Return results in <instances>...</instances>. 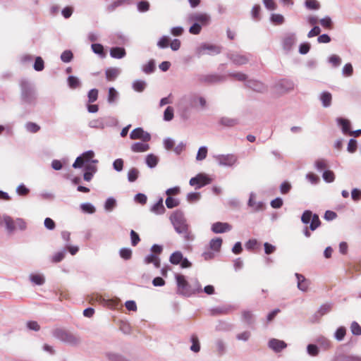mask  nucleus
Wrapping results in <instances>:
<instances>
[{
  "label": "nucleus",
  "mask_w": 361,
  "mask_h": 361,
  "mask_svg": "<svg viewBox=\"0 0 361 361\" xmlns=\"http://www.w3.org/2000/svg\"><path fill=\"white\" fill-rule=\"evenodd\" d=\"M139 174H140V171L137 169L131 168L128 171V174H127L128 180L130 183L135 182L137 179Z\"/></svg>",
  "instance_id": "obj_39"
},
{
  "label": "nucleus",
  "mask_w": 361,
  "mask_h": 361,
  "mask_svg": "<svg viewBox=\"0 0 361 361\" xmlns=\"http://www.w3.org/2000/svg\"><path fill=\"white\" fill-rule=\"evenodd\" d=\"M25 128L27 131L32 133H37L40 130V126L33 122L26 123Z\"/></svg>",
  "instance_id": "obj_48"
},
{
  "label": "nucleus",
  "mask_w": 361,
  "mask_h": 361,
  "mask_svg": "<svg viewBox=\"0 0 361 361\" xmlns=\"http://www.w3.org/2000/svg\"><path fill=\"white\" fill-rule=\"evenodd\" d=\"M20 87L21 103L26 106H35L37 102V94L34 85L23 79L20 82Z\"/></svg>",
  "instance_id": "obj_2"
},
{
  "label": "nucleus",
  "mask_w": 361,
  "mask_h": 361,
  "mask_svg": "<svg viewBox=\"0 0 361 361\" xmlns=\"http://www.w3.org/2000/svg\"><path fill=\"white\" fill-rule=\"evenodd\" d=\"M295 40H296V38H295V34L288 33V34L286 35L282 40L283 49L286 52H289L292 49V48L295 42Z\"/></svg>",
  "instance_id": "obj_15"
},
{
  "label": "nucleus",
  "mask_w": 361,
  "mask_h": 361,
  "mask_svg": "<svg viewBox=\"0 0 361 361\" xmlns=\"http://www.w3.org/2000/svg\"><path fill=\"white\" fill-rule=\"evenodd\" d=\"M105 355L110 361H129L122 355L116 353H106Z\"/></svg>",
  "instance_id": "obj_34"
},
{
  "label": "nucleus",
  "mask_w": 361,
  "mask_h": 361,
  "mask_svg": "<svg viewBox=\"0 0 361 361\" xmlns=\"http://www.w3.org/2000/svg\"><path fill=\"white\" fill-rule=\"evenodd\" d=\"M331 361H361V356L358 355H346L344 354H338L335 355Z\"/></svg>",
  "instance_id": "obj_21"
},
{
  "label": "nucleus",
  "mask_w": 361,
  "mask_h": 361,
  "mask_svg": "<svg viewBox=\"0 0 361 361\" xmlns=\"http://www.w3.org/2000/svg\"><path fill=\"white\" fill-rule=\"evenodd\" d=\"M268 347L275 353H280L287 347V344L283 341L271 338L268 342Z\"/></svg>",
  "instance_id": "obj_14"
},
{
  "label": "nucleus",
  "mask_w": 361,
  "mask_h": 361,
  "mask_svg": "<svg viewBox=\"0 0 361 361\" xmlns=\"http://www.w3.org/2000/svg\"><path fill=\"white\" fill-rule=\"evenodd\" d=\"M142 71L146 74H151L155 71V62L154 60L151 59L147 63L144 64L142 66Z\"/></svg>",
  "instance_id": "obj_38"
},
{
  "label": "nucleus",
  "mask_w": 361,
  "mask_h": 361,
  "mask_svg": "<svg viewBox=\"0 0 361 361\" xmlns=\"http://www.w3.org/2000/svg\"><path fill=\"white\" fill-rule=\"evenodd\" d=\"M250 56V54H241L238 52H231L227 54V58L231 60L233 63L237 66H242L248 63Z\"/></svg>",
  "instance_id": "obj_9"
},
{
  "label": "nucleus",
  "mask_w": 361,
  "mask_h": 361,
  "mask_svg": "<svg viewBox=\"0 0 361 361\" xmlns=\"http://www.w3.org/2000/svg\"><path fill=\"white\" fill-rule=\"evenodd\" d=\"M271 21L273 23L281 25L284 22V18L282 15L279 13H272L270 18Z\"/></svg>",
  "instance_id": "obj_58"
},
{
  "label": "nucleus",
  "mask_w": 361,
  "mask_h": 361,
  "mask_svg": "<svg viewBox=\"0 0 361 361\" xmlns=\"http://www.w3.org/2000/svg\"><path fill=\"white\" fill-rule=\"evenodd\" d=\"M197 80L201 83L214 85L224 82L226 76L217 73L200 74L197 75Z\"/></svg>",
  "instance_id": "obj_7"
},
{
  "label": "nucleus",
  "mask_w": 361,
  "mask_h": 361,
  "mask_svg": "<svg viewBox=\"0 0 361 361\" xmlns=\"http://www.w3.org/2000/svg\"><path fill=\"white\" fill-rule=\"evenodd\" d=\"M319 100L324 108L329 107L331 105L332 95L330 92L324 91L319 95Z\"/></svg>",
  "instance_id": "obj_24"
},
{
  "label": "nucleus",
  "mask_w": 361,
  "mask_h": 361,
  "mask_svg": "<svg viewBox=\"0 0 361 361\" xmlns=\"http://www.w3.org/2000/svg\"><path fill=\"white\" fill-rule=\"evenodd\" d=\"M219 123L224 127L231 128L239 123V121L235 118H229L226 116L221 117Z\"/></svg>",
  "instance_id": "obj_23"
},
{
  "label": "nucleus",
  "mask_w": 361,
  "mask_h": 361,
  "mask_svg": "<svg viewBox=\"0 0 361 361\" xmlns=\"http://www.w3.org/2000/svg\"><path fill=\"white\" fill-rule=\"evenodd\" d=\"M322 177L326 183H332L335 179L334 172L330 170L324 171L323 172Z\"/></svg>",
  "instance_id": "obj_56"
},
{
  "label": "nucleus",
  "mask_w": 361,
  "mask_h": 361,
  "mask_svg": "<svg viewBox=\"0 0 361 361\" xmlns=\"http://www.w3.org/2000/svg\"><path fill=\"white\" fill-rule=\"evenodd\" d=\"M245 86L255 92H264L267 90V87L261 81L256 80H248L245 82Z\"/></svg>",
  "instance_id": "obj_12"
},
{
  "label": "nucleus",
  "mask_w": 361,
  "mask_h": 361,
  "mask_svg": "<svg viewBox=\"0 0 361 361\" xmlns=\"http://www.w3.org/2000/svg\"><path fill=\"white\" fill-rule=\"evenodd\" d=\"M229 77L233 78L235 80L238 81H245L247 82V75L241 72H236V73H229L228 74Z\"/></svg>",
  "instance_id": "obj_50"
},
{
  "label": "nucleus",
  "mask_w": 361,
  "mask_h": 361,
  "mask_svg": "<svg viewBox=\"0 0 361 361\" xmlns=\"http://www.w3.org/2000/svg\"><path fill=\"white\" fill-rule=\"evenodd\" d=\"M191 342L192 345L190 346V350L195 353H198L200 350V345L199 343V340L197 336L192 335L191 336Z\"/></svg>",
  "instance_id": "obj_46"
},
{
  "label": "nucleus",
  "mask_w": 361,
  "mask_h": 361,
  "mask_svg": "<svg viewBox=\"0 0 361 361\" xmlns=\"http://www.w3.org/2000/svg\"><path fill=\"white\" fill-rule=\"evenodd\" d=\"M53 336L71 346H78L81 343L80 336L62 329L53 331Z\"/></svg>",
  "instance_id": "obj_3"
},
{
  "label": "nucleus",
  "mask_w": 361,
  "mask_h": 361,
  "mask_svg": "<svg viewBox=\"0 0 361 361\" xmlns=\"http://www.w3.org/2000/svg\"><path fill=\"white\" fill-rule=\"evenodd\" d=\"M214 157L221 166L232 167L238 162V157L234 154H218Z\"/></svg>",
  "instance_id": "obj_6"
},
{
  "label": "nucleus",
  "mask_w": 361,
  "mask_h": 361,
  "mask_svg": "<svg viewBox=\"0 0 361 361\" xmlns=\"http://www.w3.org/2000/svg\"><path fill=\"white\" fill-rule=\"evenodd\" d=\"M73 55L71 51L66 50L61 54V60L64 63H69L73 59Z\"/></svg>",
  "instance_id": "obj_55"
},
{
  "label": "nucleus",
  "mask_w": 361,
  "mask_h": 361,
  "mask_svg": "<svg viewBox=\"0 0 361 361\" xmlns=\"http://www.w3.org/2000/svg\"><path fill=\"white\" fill-rule=\"evenodd\" d=\"M159 163V158L154 154H149L145 157V164L150 169H154Z\"/></svg>",
  "instance_id": "obj_28"
},
{
  "label": "nucleus",
  "mask_w": 361,
  "mask_h": 361,
  "mask_svg": "<svg viewBox=\"0 0 361 361\" xmlns=\"http://www.w3.org/2000/svg\"><path fill=\"white\" fill-rule=\"evenodd\" d=\"M255 194L252 192H250L247 205L252 208L253 212H259L263 210L264 209V204L262 202H255Z\"/></svg>",
  "instance_id": "obj_18"
},
{
  "label": "nucleus",
  "mask_w": 361,
  "mask_h": 361,
  "mask_svg": "<svg viewBox=\"0 0 361 361\" xmlns=\"http://www.w3.org/2000/svg\"><path fill=\"white\" fill-rule=\"evenodd\" d=\"M165 203H166L167 208L172 209L176 207H178L180 204V201L178 199L169 196L166 199Z\"/></svg>",
  "instance_id": "obj_44"
},
{
  "label": "nucleus",
  "mask_w": 361,
  "mask_h": 361,
  "mask_svg": "<svg viewBox=\"0 0 361 361\" xmlns=\"http://www.w3.org/2000/svg\"><path fill=\"white\" fill-rule=\"evenodd\" d=\"M190 21H195L201 25V26H207L211 22V17L205 13H195L189 16Z\"/></svg>",
  "instance_id": "obj_11"
},
{
  "label": "nucleus",
  "mask_w": 361,
  "mask_h": 361,
  "mask_svg": "<svg viewBox=\"0 0 361 361\" xmlns=\"http://www.w3.org/2000/svg\"><path fill=\"white\" fill-rule=\"evenodd\" d=\"M118 93L114 87H110L108 92L107 101L109 104L114 103L118 99Z\"/></svg>",
  "instance_id": "obj_41"
},
{
  "label": "nucleus",
  "mask_w": 361,
  "mask_h": 361,
  "mask_svg": "<svg viewBox=\"0 0 361 361\" xmlns=\"http://www.w3.org/2000/svg\"><path fill=\"white\" fill-rule=\"evenodd\" d=\"M221 51V49L219 46L208 43H202L195 49V55L197 57L200 58L203 55L219 54Z\"/></svg>",
  "instance_id": "obj_5"
},
{
  "label": "nucleus",
  "mask_w": 361,
  "mask_h": 361,
  "mask_svg": "<svg viewBox=\"0 0 361 361\" xmlns=\"http://www.w3.org/2000/svg\"><path fill=\"white\" fill-rule=\"evenodd\" d=\"M295 276L297 279V286L298 289L303 292L307 291L310 284L309 281L300 274L295 273Z\"/></svg>",
  "instance_id": "obj_19"
},
{
  "label": "nucleus",
  "mask_w": 361,
  "mask_h": 361,
  "mask_svg": "<svg viewBox=\"0 0 361 361\" xmlns=\"http://www.w3.org/2000/svg\"><path fill=\"white\" fill-rule=\"evenodd\" d=\"M67 82L68 87L71 89H76L78 87H80L81 85L80 80L77 77L73 75H70L68 77Z\"/></svg>",
  "instance_id": "obj_36"
},
{
  "label": "nucleus",
  "mask_w": 361,
  "mask_h": 361,
  "mask_svg": "<svg viewBox=\"0 0 361 361\" xmlns=\"http://www.w3.org/2000/svg\"><path fill=\"white\" fill-rule=\"evenodd\" d=\"M131 140H141L144 142H147L151 140V135L145 131L142 128H136L130 133Z\"/></svg>",
  "instance_id": "obj_10"
},
{
  "label": "nucleus",
  "mask_w": 361,
  "mask_h": 361,
  "mask_svg": "<svg viewBox=\"0 0 361 361\" xmlns=\"http://www.w3.org/2000/svg\"><path fill=\"white\" fill-rule=\"evenodd\" d=\"M150 211L156 214H164L166 209L163 204V199L161 197H160L159 200L153 206H152Z\"/></svg>",
  "instance_id": "obj_25"
},
{
  "label": "nucleus",
  "mask_w": 361,
  "mask_h": 361,
  "mask_svg": "<svg viewBox=\"0 0 361 361\" xmlns=\"http://www.w3.org/2000/svg\"><path fill=\"white\" fill-rule=\"evenodd\" d=\"M312 216L313 214L310 210H305L301 216L302 222L305 224L310 223Z\"/></svg>",
  "instance_id": "obj_61"
},
{
  "label": "nucleus",
  "mask_w": 361,
  "mask_h": 361,
  "mask_svg": "<svg viewBox=\"0 0 361 361\" xmlns=\"http://www.w3.org/2000/svg\"><path fill=\"white\" fill-rule=\"evenodd\" d=\"M109 54L111 58L121 59L126 56V51L123 47H115L110 49Z\"/></svg>",
  "instance_id": "obj_22"
},
{
  "label": "nucleus",
  "mask_w": 361,
  "mask_h": 361,
  "mask_svg": "<svg viewBox=\"0 0 361 361\" xmlns=\"http://www.w3.org/2000/svg\"><path fill=\"white\" fill-rule=\"evenodd\" d=\"M332 309L331 303H326L320 306L319 309L313 315V322L318 321L322 316L329 313Z\"/></svg>",
  "instance_id": "obj_17"
},
{
  "label": "nucleus",
  "mask_w": 361,
  "mask_h": 361,
  "mask_svg": "<svg viewBox=\"0 0 361 361\" xmlns=\"http://www.w3.org/2000/svg\"><path fill=\"white\" fill-rule=\"evenodd\" d=\"M207 155V147L206 146H202L199 148L196 159L197 161H202L204 160Z\"/></svg>",
  "instance_id": "obj_52"
},
{
  "label": "nucleus",
  "mask_w": 361,
  "mask_h": 361,
  "mask_svg": "<svg viewBox=\"0 0 361 361\" xmlns=\"http://www.w3.org/2000/svg\"><path fill=\"white\" fill-rule=\"evenodd\" d=\"M116 206V200L111 197H108L104 203V209L107 212H111Z\"/></svg>",
  "instance_id": "obj_42"
},
{
  "label": "nucleus",
  "mask_w": 361,
  "mask_h": 361,
  "mask_svg": "<svg viewBox=\"0 0 361 361\" xmlns=\"http://www.w3.org/2000/svg\"><path fill=\"white\" fill-rule=\"evenodd\" d=\"M317 341L325 350L329 349L331 347V341L324 336L319 337Z\"/></svg>",
  "instance_id": "obj_60"
},
{
  "label": "nucleus",
  "mask_w": 361,
  "mask_h": 361,
  "mask_svg": "<svg viewBox=\"0 0 361 361\" xmlns=\"http://www.w3.org/2000/svg\"><path fill=\"white\" fill-rule=\"evenodd\" d=\"M345 334H346V329L344 326H340L338 327L335 334H334V338L338 341H341L343 340L345 336Z\"/></svg>",
  "instance_id": "obj_47"
},
{
  "label": "nucleus",
  "mask_w": 361,
  "mask_h": 361,
  "mask_svg": "<svg viewBox=\"0 0 361 361\" xmlns=\"http://www.w3.org/2000/svg\"><path fill=\"white\" fill-rule=\"evenodd\" d=\"M121 73V69L118 68H109L105 71L107 80H114Z\"/></svg>",
  "instance_id": "obj_26"
},
{
  "label": "nucleus",
  "mask_w": 361,
  "mask_h": 361,
  "mask_svg": "<svg viewBox=\"0 0 361 361\" xmlns=\"http://www.w3.org/2000/svg\"><path fill=\"white\" fill-rule=\"evenodd\" d=\"M276 87L282 92H289L294 89L295 84L290 79L283 78L276 82Z\"/></svg>",
  "instance_id": "obj_13"
},
{
  "label": "nucleus",
  "mask_w": 361,
  "mask_h": 361,
  "mask_svg": "<svg viewBox=\"0 0 361 361\" xmlns=\"http://www.w3.org/2000/svg\"><path fill=\"white\" fill-rule=\"evenodd\" d=\"M321 25L326 29H331L333 26V22L331 18L326 16L319 20Z\"/></svg>",
  "instance_id": "obj_54"
},
{
  "label": "nucleus",
  "mask_w": 361,
  "mask_h": 361,
  "mask_svg": "<svg viewBox=\"0 0 361 361\" xmlns=\"http://www.w3.org/2000/svg\"><path fill=\"white\" fill-rule=\"evenodd\" d=\"M30 279L32 283L38 286H41L45 282L44 276L40 274H30Z\"/></svg>",
  "instance_id": "obj_40"
},
{
  "label": "nucleus",
  "mask_w": 361,
  "mask_h": 361,
  "mask_svg": "<svg viewBox=\"0 0 361 361\" xmlns=\"http://www.w3.org/2000/svg\"><path fill=\"white\" fill-rule=\"evenodd\" d=\"M119 255L123 259L128 260L132 257V250L130 248L123 247L120 250Z\"/></svg>",
  "instance_id": "obj_51"
},
{
  "label": "nucleus",
  "mask_w": 361,
  "mask_h": 361,
  "mask_svg": "<svg viewBox=\"0 0 361 361\" xmlns=\"http://www.w3.org/2000/svg\"><path fill=\"white\" fill-rule=\"evenodd\" d=\"M231 307V306H221L214 307L210 310L211 315L217 316L220 314H227L230 312Z\"/></svg>",
  "instance_id": "obj_27"
},
{
  "label": "nucleus",
  "mask_w": 361,
  "mask_h": 361,
  "mask_svg": "<svg viewBox=\"0 0 361 361\" xmlns=\"http://www.w3.org/2000/svg\"><path fill=\"white\" fill-rule=\"evenodd\" d=\"M336 122L341 126L342 131L344 134H349L350 131V123L348 120L343 118H337Z\"/></svg>",
  "instance_id": "obj_29"
},
{
  "label": "nucleus",
  "mask_w": 361,
  "mask_h": 361,
  "mask_svg": "<svg viewBox=\"0 0 361 361\" xmlns=\"http://www.w3.org/2000/svg\"><path fill=\"white\" fill-rule=\"evenodd\" d=\"M211 182L212 179L207 175L199 173L196 176L190 178L189 183L191 186H195V189H200L209 184Z\"/></svg>",
  "instance_id": "obj_8"
},
{
  "label": "nucleus",
  "mask_w": 361,
  "mask_h": 361,
  "mask_svg": "<svg viewBox=\"0 0 361 361\" xmlns=\"http://www.w3.org/2000/svg\"><path fill=\"white\" fill-rule=\"evenodd\" d=\"M103 128L106 127H111L116 124L117 121L115 118L112 116H104L101 117Z\"/></svg>",
  "instance_id": "obj_37"
},
{
  "label": "nucleus",
  "mask_w": 361,
  "mask_h": 361,
  "mask_svg": "<svg viewBox=\"0 0 361 361\" xmlns=\"http://www.w3.org/2000/svg\"><path fill=\"white\" fill-rule=\"evenodd\" d=\"M89 103L94 102L98 98V90L94 88L90 90L87 94Z\"/></svg>",
  "instance_id": "obj_64"
},
{
  "label": "nucleus",
  "mask_w": 361,
  "mask_h": 361,
  "mask_svg": "<svg viewBox=\"0 0 361 361\" xmlns=\"http://www.w3.org/2000/svg\"><path fill=\"white\" fill-rule=\"evenodd\" d=\"M212 231L214 233H223L230 231L232 226L228 223L216 222L212 225Z\"/></svg>",
  "instance_id": "obj_16"
},
{
  "label": "nucleus",
  "mask_w": 361,
  "mask_h": 361,
  "mask_svg": "<svg viewBox=\"0 0 361 361\" xmlns=\"http://www.w3.org/2000/svg\"><path fill=\"white\" fill-rule=\"evenodd\" d=\"M149 145L144 142H136L131 145L130 149L133 152H145L149 149Z\"/></svg>",
  "instance_id": "obj_20"
},
{
  "label": "nucleus",
  "mask_w": 361,
  "mask_h": 361,
  "mask_svg": "<svg viewBox=\"0 0 361 361\" xmlns=\"http://www.w3.org/2000/svg\"><path fill=\"white\" fill-rule=\"evenodd\" d=\"M177 293L185 297H189L194 294V290H192V286L186 281L185 276L181 274H176Z\"/></svg>",
  "instance_id": "obj_4"
},
{
  "label": "nucleus",
  "mask_w": 361,
  "mask_h": 361,
  "mask_svg": "<svg viewBox=\"0 0 361 361\" xmlns=\"http://www.w3.org/2000/svg\"><path fill=\"white\" fill-rule=\"evenodd\" d=\"M170 221L176 232L182 235L185 241L191 242L194 240L195 235L190 231L187 219L181 210L173 212L170 216Z\"/></svg>",
  "instance_id": "obj_1"
},
{
  "label": "nucleus",
  "mask_w": 361,
  "mask_h": 361,
  "mask_svg": "<svg viewBox=\"0 0 361 361\" xmlns=\"http://www.w3.org/2000/svg\"><path fill=\"white\" fill-rule=\"evenodd\" d=\"M197 97L198 96L197 95H195V94H192V95H189V96H185L182 98V100L183 101H185V102H188L190 103V106L191 107H194L195 106L197 102Z\"/></svg>",
  "instance_id": "obj_57"
},
{
  "label": "nucleus",
  "mask_w": 361,
  "mask_h": 361,
  "mask_svg": "<svg viewBox=\"0 0 361 361\" xmlns=\"http://www.w3.org/2000/svg\"><path fill=\"white\" fill-rule=\"evenodd\" d=\"M80 157H82V159L85 161V163L91 162L92 164H97L98 160L97 159H92L94 156V152L92 150H88L85 152H83Z\"/></svg>",
  "instance_id": "obj_32"
},
{
  "label": "nucleus",
  "mask_w": 361,
  "mask_h": 361,
  "mask_svg": "<svg viewBox=\"0 0 361 361\" xmlns=\"http://www.w3.org/2000/svg\"><path fill=\"white\" fill-rule=\"evenodd\" d=\"M183 254L180 251H176L173 252L170 257H169V262L172 264H179L180 263V261L183 260Z\"/></svg>",
  "instance_id": "obj_35"
},
{
  "label": "nucleus",
  "mask_w": 361,
  "mask_h": 361,
  "mask_svg": "<svg viewBox=\"0 0 361 361\" xmlns=\"http://www.w3.org/2000/svg\"><path fill=\"white\" fill-rule=\"evenodd\" d=\"M80 209L82 211L85 213L87 214H94L96 211V209L94 206L90 203V202H85L80 204Z\"/></svg>",
  "instance_id": "obj_43"
},
{
  "label": "nucleus",
  "mask_w": 361,
  "mask_h": 361,
  "mask_svg": "<svg viewBox=\"0 0 361 361\" xmlns=\"http://www.w3.org/2000/svg\"><path fill=\"white\" fill-rule=\"evenodd\" d=\"M91 47L94 54L99 55L102 58L105 56L104 47L101 44H92Z\"/></svg>",
  "instance_id": "obj_53"
},
{
  "label": "nucleus",
  "mask_w": 361,
  "mask_h": 361,
  "mask_svg": "<svg viewBox=\"0 0 361 361\" xmlns=\"http://www.w3.org/2000/svg\"><path fill=\"white\" fill-rule=\"evenodd\" d=\"M222 245V239L221 238H215L209 241V248L217 252L220 250Z\"/></svg>",
  "instance_id": "obj_31"
},
{
  "label": "nucleus",
  "mask_w": 361,
  "mask_h": 361,
  "mask_svg": "<svg viewBox=\"0 0 361 361\" xmlns=\"http://www.w3.org/2000/svg\"><path fill=\"white\" fill-rule=\"evenodd\" d=\"M147 82L142 80H135L132 83V88L137 92H142L146 87Z\"/></svg>",
  "instance_id": "obj_30"
},
{
  "label": "nucleus",
  "mask_w": 361,
  "mask_h": 361,
  "mask_svg": "<svg viewBox=\"0 0 361 361\" xmlns=\"http://www.w3.org/2000/svg\"><path fill=\"white\" fill-rule=\"evenodd\" d=\"M320 224L321 221L319 216L314 214L310 221V229L311 231H314L320 226Z\"/></svg>",
  "instance_id": "obj_45"
},
{
  "label": "nucleus",
  "mask_w": 361,
  "mask_h": 361,
  "mask_svg": "<svg viewBox=\"0 0 361 361\" xmlns=\"http://www.w3.org/2000/svg\"><path fill=\"white\" fill-rule=\"evenodd\" d=\"M307 353L309 355L315 357L319 355V350L317 345L308 344L307 346Z\"/></svg>",
  "instance_id": "obj_49"
},
{
  "label": "nucleus",
  "mask_w": 361,
  "mask_h": 361,
  "mask_svg": "<svg viewBox=\"0 0 361 361\" xmlns=\"http://www.w3.org/2000/svg\"><path fill=\"white\" fill-rule=\"evenodd\" d=\"M33 68L37 71H41L44 68V63L42 57L37 56L35 59V61L33 66Z\"/></svg>",
  "instance_id": "obj_59"
},
{
  "label": "nucleus",
  "mask_w": 361,
  "mask_h": 361,
  "mask_svg": "<svg viewBox=\"0 0 361 361\" xmlns=\"http://www.w3.org/2000/svg\"><path fill=\"white\" fill-rule=\"evenodd\" d=\"M329 63H330L334 67H338L341 63V59L335 54H333L329 56L328 59Z\"/></svg>",
  "instance_id": "obj_63"
},
{
  "label": "nucleus",
  "mask_w": 361,
  "mask_h": 361,
  "mask_svg": "<svg viewBox=\"0 0 361 361\" xmlns=\"http://www.w3.org/2000/svg\"><path fill=\"white\" fill-rule=\"evenodd\" d=\"M350 331L351 333L354 336H360L361 335V326L356 322H353L350 325Z\"/></svg>",
  "instance_id": "obj_62"
},
{
  "label": "nucleus",
  "mask_w": 361,
  "mask_h": 361,
  "mask_svg": "<svg viewBox=\"0 0 361 361\" xmlns=\"http://www.w3.org/2000/svg\"><path fill=\"white\" fill-rule=\"evenodd\" d=\"M4 221L6 224V229L9 233H12L16 229V221H14L13 219L9 216H4Z\"/></svg>",
  "instance_id": "obj_33"
}]
</instances>
